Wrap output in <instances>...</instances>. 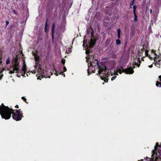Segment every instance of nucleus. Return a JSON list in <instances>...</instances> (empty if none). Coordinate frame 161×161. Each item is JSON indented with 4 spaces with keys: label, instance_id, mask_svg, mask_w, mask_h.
I'll list each match as a JSON object with an SVG mask.
<instances>
[{
    "label": "nucleus",
    "instance_id": "nucleus-1",
    "mask_svg": "<svg viewBox=\"0 0 161 161\" xmlns=\"http://www.w3.org/2000/svg\"><path fill=\"white\" fill-rule=\"evenodd\" d=\"M20 110V109L19 110H15V112H13L14 110L12 108L10 109L8 107L3 105L2 107H0V114L2 117L5 119H9L11 114H12L13 119L16 121H19L23 117Z\"/></svg>",
    "mask_w": 161,
    "mask_h": 161
},
{
    "label": "nucleus",
    "instance_id": "nucleus-2",
    "mask_svg": "<svg viewBox=\"0 0 161 161\" xmlns=\"http://www.w3.org/2000/svg\"><path fill=\"white\" fill-rule=\"evenodd\" d=\"M12 62L13 64L12 68L13 70L10 71L9 73L10 74L14 73L15 71L16 73H19V68L20 66L19 64V63L18 62L17 58L16 57L15 59H14Z\"/></svg>",
    "mask_w": 161,
    "mask_h": 161
},
{
    "label": "nucleus",
    "instance_id": "nucleus-3",
    "mask_svg": "<svg viewBox=\"0 0 161 161\" xmlns=\"http://www.w3.org/2000/svg\"><path fill=\"white\" fill-rule=\"evenodd\" d=\"M96 64H97L99 68V73H100L103 71H105L106 70V67L104 66L103 67L100 66L98 65V61L97 59H93L91 61L90 65L91 66H94L96 65Z\"/></svg>",
    "mask_w": 161,
    "mask_h": 161
},
{
    "label": "nucleus",
    "instance_id": "nucleus-4",
    "mask_svg": "<svg viewBox=\"0 0 161 161\" xmlns=\"http://www.w3.org/2000/svg\"><path fill=\"white\" fill-rule=\"evenodd\" d=\"M118 72H119L120 74H121L122 72H124L126 74H132L134 72V70L132 69L130 67L127 68L125 69H123L122 67L118 69Z\"/></svg>",
    "mask_w": 161,
    "mask_h": 161
},
{
    "label": "nucleus",
    "instance_id": "nucleus-5",
    "mask_svg": "<svg viewBox=\"0 0 161 161\" xmlns=\"http://www.w3.org/2000/svg\"><path fill=\"white\" fill-rule=\"evenodd\" d=\"M96 41L95 39L92 38L90 41V42H88L87 43V41L84 40L83 41V46L84 47H88L89 46L90 48H91L93 47L94 45L95 44Z\"/></svg>",
    "mask_w": 161,
    "mask_h": 161
},
{
    "label": "nucleus",
    "instance_id": "nucleus-6",
    "mask_svg": "<svg viewBox=\"0 0 161 161\" xmlns=\"http://www.w3.org/2000/svg\"><path fill=\"white\" fill-rule=\"evenodd\" d=\"M26 70V67L25 64H24L23 66V68L22 70H21V75L25 77V72Z\"/></svg>",
    "mask_w": 161,
    "mask_h": 161
},
{
    "label": "nucleus",
    "instance_id": "nucleus-7",
    "mask_svg": "<svg viewBox=\"0 0 161 161\" xmlns=\"http://www.w3.org/2000/svg\"><path fill=\"white\" fill-rule=\"evenodd\" d=\"M91 52L89 50H86V53L87 55V56L86 57V62L88 63V60L90 59V56H91V55L90 54Z\"/></svg>",
    "mask_w": 161,
    "mask_h": 161
},
{
    "label": "nucleus",
    "instance_id": "nucleus-8",
    "mask_svg": "<svg viewBox=\"0 0 161 161\" xmlns=\"http://www.w3.org/2000/svg\"><path fill=\"white\" fill-rule=\"evenodd\" d=\"M46 72V70H44L43 69H42L41 68H40V70L38 71V72L42 75V77H46L45 75Z\"/></svg>",
    "mask_w": 161,
    "mask_h": 161
},
{
    "label": "nucleus",
    "instance_id": "nucleus-9",
    "mask_svg": "<svg viewBox=\"0 0 161 161\" xmlns=\"http://www.w3.org/2000/svg\"><path fill=\"white\" fill-rule=\"evenodd\" d=\"M55 25L54 23L53 24V26L52 29V37L53 40L54 37V32L55 30Z\"/></svg>",
    "mask_w": 161,
    "mask_h": 161
},
{
    "label": "nucleus",
    "instance_id": "nucleus-10",
    "mask_svg": "<svg viewBox=\"0 0 161 161\" xmlns=\"http://www.w3.org/2000/svg\"><path fill=\"white\" fill-rule=\"evenodd\" d=\"M159 80L160 81H161V75H160L159 76ZM159 85V87H161V83L160 82H159L158 81H157L156 83V86L158 87V85Z\"/></svg>",
    "mask_w": 161,
    "mask_h": 161
},
{
    "label": "nucleus",
    "instance_id": "nucleus-11",
    "mask_svg": "<svg viewBox=\"0 0 161 161\" xmlns=\"http://www.w3.org/2000/svg\"><path fill=\"white\" fill-rule=\"evenodd\" d=\"M110 41H111V40H109V39L107 40L106 41L105 45L106 46H107L109 44Z\"/></svg>",
    "mask_w": 161,
    "mask_h": 161
},
{
    "label": "nucleus",
    "instance_id": "nucleus-12",
    "mask_svg": "<svg viewBox=\"0 0 161 161\" xmlns=\"http://www.w3.org/2000/svg\"><path fill=\"white\" fill-rule=\"evenodd\" d=\"M10 59L9 57H8V58L7 59L6 61V64H8L10 63Z\"/></svg>",
    "mask_w": 161,
    "mask_h": 161
},
{
    "label": "nucleus",
    "instance_id": "nucleus-13",
    "mask_svg": "<svg viewBox=\"0 0 161 161\" xmlns=\"http://www.w3.org/2000/svg\"><path fill=\"white\" fill-rule=\"evenodd\" d=\"M134 20L135 21H137V15L136 14V13H134Z\"/></svg>",
    "mask_w": 161,
    "mask_h": 161
},
{
    "label": "nucleus",
    "instance_id": "nucleus-14",
    "mask_svg": "<svg viewBox=\"0 0 161 161\" xmlns=\"http://www.w3.org/2000/svg\"><path fill=\"white\" fill-rule=\"evenodd\" d=\"M116 42L117 45H120L121 44L120 40L119 39L116 40Z\"/></svg>",
    "mask_w": 161,
    "mask_h": 161
},
{
    "label": "nucleus",
    "instance_id": "nucleus-15",
    "mask_svg": "<svg viewBox=\"0 0 161 161\" xmlns=\"http://www.w3.org/2000/svg\"><path fill=\"white\" fill-rule=\"evenodd\" d=\"M135 0H132L130 2V6H132L134 4Z\"/></svg>",
    "mask_w": 161,
    "mask_h": 161
},
{
    "label": "nucleus",
    "instance_id": "nucleus-16",
    "mask_svg": "<svg viewBox=\"0 0 161 161\" xmlns=\"http://www.w3.org/2000/svg\"><path fill=\"white\" fill-rule=\"evenodd\" d=\"M133 13H136V6L134 5L133 7Z\"/></svg>",
    "mask_w": 161,
    "mask_h": 161
},
{
    "label": "nucleus",
    "instance_id": "nucleus-17",
    "mask_svg": "<svg viewBox=\"0 0 161 161\" xmlns=\"http://www.w3.org/2000/svg\"><path fill=\"white\" fill-rule=\"evenodd\" d=\"M121 31L119 29H118L117 30V34H120Z\"/></svg>",
    "mask_w": 161,
    "mask_h": 161
},
{
    "label": "nucleus",
    "instance_id": "nucleus-18",
    "mask_svg": "<svg viewBox=\"0 0 161 161\" xmlns=\"http://www.w3.org/2000/svg\"><path fill=\"white\" fill-rule=\"evenodd\" d=\"M47 21H48V19H47L46 20V23H45V28H47Z\"/></svg>",
    "mask_w": 161,
    "mask_h": 161
},
{
    "label": "nucleus",
    "instance_id": "nucleus-19",
    "mask_svg": "<svg viewBox=\"0 0 161 161\" xmlns=\"http://www.w3.org/2000/svg\"><path fill=\"white\" fill-rule=\"evenodd\" d=\"M113 47V44H112V43H111L110 45V46H109V47H108V48H112V47Z\"/></svg>",
    "mask_w": 161,
    "mask_h": 161
},
{
    "label": "nucleus",
    "instance_id": "nucleus-20",
    "mask_svg": "<svg viewBox=\"0 0 161 161\" xmlns=\"http://www.w3.org/2000/svg\"><path fill=\"white\" fill-rule=\"evenodd\" d=\"M61 62L62 64H64L65 63V59H62V60Z\"/></svg>",
    "mask_w": 161,
    "mask_h": 161
},
{
    "label": "nucleus",
    "instance_id": "nucleus-21",
    "mask_svg": "<svg viewBox=\"0 0 161 161\" xmlns=\"http://www.w3.org/2000/svg\"><path fill=\"white\" fill-rule=\"evenodd\" d=\"M63 70L64 72H65L67 70V69L64 66L63 67Z\"/></svg>",
    "mask_w": 161,
    "mask_h": 161
},
{
    "label": "nucleus",
    "instance_id": "nucleus-22",
    "mask_svg": "<svg viewBox=\"0 0 161 161\" xmlns=\"http://www.w3.org/2000/svg\"><path fill=\"white\" fill-rule=\"evenodd\" d=\"M116 77V76H114L113 77L111 78L112 80H114L115 78Z\"/></svg>",
    "mask_w": 161,
    "mask_h": 161
},
{
    "label": "nucleus",
    "instance_id": "nucleus-23",
    "mask_svg": "<svg viewBox=\"0 0 161 161\" xmlns=\"http://www.w3.org/2000/svg\"><path fill=\"white\" fill-rule=\"evenodd\" d=\"M22 99L25 102H26V99L24 97H22Z\"/></svg>",
    "mask_w": 161,
    "mask_h": 161
},
{
    "label": "nucleus",
    "instance_id": "nucleus-24",
    "mask_svg": "<svg viewBox=\"0 0 161 161\" xmlns=\"http://www.w3.org/2000/svg\"><path fill=\"white\" fill-rule=\"evenodd\" d=\"M6 27L7 26L8 24H9V22L8 21H6Z\"/></svg>",
    "mask_w": 161,
    "mask_h": 161
},
{
    "label": "nucleus",
    "instance_id": "nucleus-25",
    "mask_svg": "<svg viewBox=\"0 0 161 161\" xmlns=\"http://www.w3.org/2000/svg\"><path fill=\"white\" fill-rule=\"evenodd\" d=\"M2 63V58L0 57V64Z\"/></svg>",
    "mask_w": 161,
    "mask_h": 161
},
{
    "label": "nucleus",
    "instance_id": "nucleus-26",
    "mask_svg": "<svg viewBox=\"0 0 161 161\" xmlns=\"http://www.w3.org/2000/svg\"><path fill=\"white\" fill-rule=\"evenodd\" d=\"M47 28H45V32H47Z\"/></svg>",
    "mask_w": 161,
    "mask_h": 161
},
{
    "label": "nucleus",
    "instance_id": "nucleus-27",
    "mask_svg": "<svg viewBox=\"0 0 161 161\" xmlns=\"http://www.w3.org/2000/svg\"><path fill=\"white\" fill-rule=\"evenodd\" d=\"M118 37L119 38H120V34H118Z\"/></svg>",
    "mask_w": 161,
    "mask_h": 161
},
{
    "label": "nucleus",
    "instance_id": "nucleus-28",
    "mask_svg": "<svg viewBox=\"0 0 161 161\" xmlns=\"http://www.w3.org/2000/svg\"><path fill=\"white\" fill-rule=\"evenodd\" d=\"M118 71L117 72H115V73L114 75H118Z\"/></svg>",
    "mask_w": 161,
    "mask_h": 161
},
{
    "label": "nucleus",
    "instance_id": "nucleus-29",
    "mask_svg": "<svg viewBox=\"0 0 161 161\" xmlns=\"http://www.w3.org/2000/svg\"><path fill=\"white\" fill-rule=\"evenodd\" d=\"M150 68H152L153 67V65L152 64L151 65H149L148 66Z\"/></svg>",
    "mask_w": 161,
    "mask_h": 161
},
{
    "label": "nucleus",
    "instance_id": "nucleus-30",
    "mask_svg": "<svg viewBox=\"0 0 161 161\" xmlns=\"http://www.w3.org/2000/svg\"><path fill=\"white\" fill-rule=\"evenodd\" d=\"M87 71V72L88 73V75H90V74H89V69H88Z\"/></svg>",
    "mask_w": 161,
    "mask_h": 161
},
{
    "label": "nucleus",
    "instance_id": "nucleus-31",
    "mask_svg": "<svg viewBox=\"0 0 161 161\" xmlns=\"http://www.w3.org/2000/svg\"><path fill=\"white\" fill-rule=\"evenodd\" d=\"M104 81L105 82H107L108 81V80L107 79H106V80H104Z\"/></svg>",
    "mask_w": 161,
    "mask_h": 161
},
{
    "label": "nucleus",
    "instance_id": "nucleus-32",
    "mask_svg": "<svg viewBox=\"0 0 161 161\" xmlns=\"http://www.w3.org/2000/svg\"><path fill=\"white\" fill-rule=\"evenodd\" d=\"M15 108H19L18 106V105H16V106H15Z\"/></svg>",
    "mask_w": 161,
    "mask_h": 161
},
{
    "label": "nucleus",
    "instance_id": "nucleus-33",
    "mask_svg": "<svg viewBox=\"0 0 161 161\" xmlns=\"http://www.w3.org/2000/svg\"><path fill=\"white\" fill-rule=\"evenodd\" d=\"M137 64V66H138V67H139L140 66V64Z\"/></svg>",
    "mask_w": 161,
    "mask_h": 161
},
{
    "label": "nucleus",
    "instance_id": "nucleus-34",
    "mask_svg": "<svg viewBox=\"0 0 161 161\" xmlns=\"http://www.w3.org/2000/svg\"><path fill=\"white\" fill-rule=\"evenodd\" d=\"M17 76L18 77H20V75H19V74H17Z\"/></svg>",
    "mask_w": 161,
    "mask_h": 161
},
{
    "label": "nucleus",
    "instance_id": "nucleus-35",
    "mask_svg": "<svg viewBox=\"0 0 161 161\" xmlns=\"http://www.w3.org/2000/svg\"><path fill=\"white\" fill-rule=\"evenodd\" d=\"M150 12L151 13H152V9H150Z\"/></svg>",
    "mask_w": 161,
    "mask_h": 161
},
{
    "label": "nucleus",
    "instance_id": "nucleus-36",
    "mask_svg": "<svg viewBox=\"0 0 161 161\" xmlns=\"http://www.w3.org/2000/svg\"><path fill=\"white\" fill-rule=\"evenodd\" d=\"M63 74V72L61 71L60 73V74Z\"/></svg>",
    "mask_w": 161,
    "mask_h": 161
},
{
    "label": "nucleus",
    "instance_id": "nucleus-37",
    "mask_svg": "<svg viewBox=\"0 0 161 161\" xmlns=\"http://www.w3.org/2000/svg\"><path fill=\"white\" fill-rule=\"evenodd\" d=\"M159 4H161V1H160V2H159Z\"/></svg>",
    "mask_w": 161,
    "mask_h": 161
},
{
    "label": "nucleus",
    "instance_id": "nucleus-38",
    "mask_svg": "<svg viewBox=\"0 0 161 161\" xmlns=\"http://www.w3.org/2000/svg\"><path fill=\"white\" fill-rule=\"evenodd\" d=\"M37 79H40V77H38L37 78ZM40 79L41 80V79Z\"/></svg>",
    "mask_w": 161,
    "mask_h": 161
},
{
    "label": "nucleus",
    "instance_id": "nucleus-39",
    "mask_svg": "<svg viewBox=\"0 0 161 161\" xmlns=\"http://www.w3.org/2000/svg\"><path fill=\"white\" fill-rule=\"evenodd\" d=\"M156 145H157V146H158V145L157 143H156Z\"/></svg>",
    "mask_w": 161,
    "mask_h": 161
},
{
    "label": "nucleus",
    "instance_id": "nucleus-40",
    "mask_svg": "<svg viewBox=\"0 0 161 161\" xmlns=\"http://www.w3.org/2000/svg\"><path fill=\"white\" fill-rule=\"evenodd\" d=\"M153 153H155V151H154V150H153Z\"/></svg>",
    "mask_w": 161,
    "mask_h": 161
},
{
    "label": "nucleus",
    "instance_id": "nucleus-41",
    "mask_svg": "<svg viewBox=\"0 0 161 161\" xmlns=\"http://www.w3.org/2000/svg\"><path fill=\"white\" fill-rule=\"evenodd\" d=\"M64 76H65V75H64Z\"/></svg>",
    "mask_w": 161,
    "mask_h": 161
},
{
    "label": "nucleus",
    "instance_id": "nucleus-42",
    "mask_svg": "<svg viewBox=\"0 0 161 161\" xmlns=\"http://www.w3.org/2000/svg\"><path fill=\"white\" fill-rule=\"evenodd\" d=\"M101 77V78H102V80H103V78L102 77Z\"/></svg>",
    "mask_w": 161,
    "mask_h": 161
},
{
    "label": "nucleus",
    "instance_id": "nucleus-43",
    "mask_svg": "<svg viewBox=\"0 0 161 161\" xmlns=\"http://www.w3.org/2000/svg\"><path fill=\"white\" fill-rule=\"evenodd\" d=\"M160 61V60H158V61Z\"/></svg>",
    "mask_w": 161,
    "mask_h": 161
},
{
    "label": "nucleus",
    "instance_id": "nucleus-44",
    "mask_svg": "<svg viewBox=\"0 0 161 161\" xmlns=\"http://www.w3.org/2000/svg\"><path fill=\"white\" fill-rule=\"evenodd\" d=\"M143 161V160H141V161Z\"/></svg>",
    "mask_w": 161,
    "mask_h": 161
}]
</instances>
